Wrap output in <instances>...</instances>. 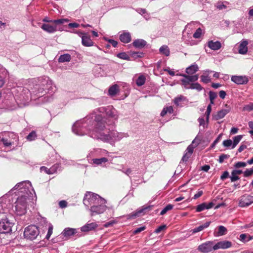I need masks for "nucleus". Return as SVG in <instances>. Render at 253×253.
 <instances>
[{
    "label": "nucleus",
    "mask_w": 253,
    "mask_h": 253,
    "mask_svg": "<svg viewBox=\"0 0 253 253\" xmlns=\"http://www.w3.org/2000/svg\"><path fill=\"white\" fill-rule=\"evenodd\" d=\"M24 182H21L17 184L14 186L15 189L21 190V193H24L23 195L19 196L15 203V210L17 212L18 214L21 215L25 213L28 201L29 200V193L28 191L26 190L25 188L24 190H22L24 188Z\"/></svg>",
    "instance_id": "f257e3e1"
},
{
    "label": "nucleus",
    "mask_w": 253,
    "mask_h": 253,
    "mask_svg": "<svg viewBox=\"0 0 253 253\" xmlns=\"http://www.w3.org/2000/svg\"><path fill=\"white\" fill-rule=\"evenodd\" d=\"M96 124L95 126L94 131L97 139L106 141L110 140L111 136L109 134L108 130L105 129V121L100 115H96L95 118Z\"/></svg>",
    "instance_id": "f03ea898"
},
{
    "label": "nucleus",
    "mask_w": 253,
    "mask_h": 253,
    "mask_svg": "<svg viewBox=\"0 0 253 253\" xmlns=\"http://www.w3.org/2000/svg\"><path fill=\"white\" fill-rule=\"evenodd\" d=\"M39 233V230L37 226L35 225H30L25 228L24 235L26 238L33 240L37 237Z\"/></svg>",
    "instance_id": "7ed1b4c3"
},
{
    "label": "nucleus",
    "mask_w": 253,
    "mask_h": 253,
    "mask_svg": "<svg viewBox=\"0 0 253 253\" xmlns=\"http://www.w3.org/2000/svg\"><path fill=\"white\" fill-rule=\"evenodd\" d=\"M213 241H207L198 247V250L202 253H209L214 250Z\"/></svg>",
    "instance_id": "20e7f679"
},
{
    "label": "nucleus",
    "mask_w": 253,
    "mask_h": 253,
    "mask_svg": "<svg viewBox=\"0 0 253 253\" xmlns=\"http://www.w3.org/2000/svg\"><path fill=\"white\" fill-rule=\"evenodd\" d=\"M253 203V196L245 194L241 196L239 202V206L242 208L247 207Z\"/></svg>",
    "instance_id": "39448f33"
},
{
    "label": "nucleus",
    "mask_w": 253,
    "mask_h": 253,
    "mask_svg": "<svg viewBox=\"0 0 253 253\" xmlns=\"http://www.w3.org/2000/svg\"><path fill=\"white\" fill-rule=\"evenodd\" d=\"M97 196V195L94 194L91 192H87L84 198L83 202L84 204L88 206L93 203L94 201L96 199Z\"/></svg>",
    "instance_id": "423d86ee"
},
{
    "label": "nucleus",
    "mask_w": 253,
    "mask_h": 253,
    "mask_svg": "<svg viewBox=\"0 0 253 253\" xmlns=\"http://www.w3.org/2000/svg\"><path fill=\"white\" fill-rule=\"evenodd\" d=\"M232 244L231 242L223 240L219 241L214 245V250H217L219 249L225 250L231 247Z\"/></svg>",
    "instance_id": "0eeeda50"
},
{
    "label": "nucleus",
    "mask_w": 253,
    "mask_h": 253,
    "mask_svg": "<svg viewBox=\"0 0 253 253\" xmlns=\"http://www.w3.org/2000/svg\"><path fill=\"white\" fill-rule=\"evenodd\" d=\"M106 206L104 205H100L98 206H93L90 208L91 212V215L93 216L96 214H100L103 213L106 210Z\"/></svg>",
    "instance_id": "6e6552de"
},
{
    "label": "nucleus",
    "mask_w": 253,
    "mask_h": 253,
    "mask_svg": "<svg viewBox=\"0 0 253 253\" xmlns=\"http://www.w3.org/2000/svg\"><path fill=\"white\" fill-rule=\"evenodd\" d=\"M231 81L238 84H246L249 82L246 76H233L231 77Z\"/></svg>",
    "instance_id": "1a4fd4ad"
},
{
    "label": "nucleus",
    "mask_w": 253,
    "mask_h": 253,
    "mask_svg": "<svg viewBox=\"0 0 253 253\" xmlns=\"http://www.w3.org/2000/svg\"><path fill=\"white\" fill-rule=\"evenodd\" d=\"M83 35L82 37V43L84 46H91L93 45L94 42L91 40L89 36L84 33H81Z\"/></svg>",
    "instance_id": "9d476101"
},
{
    "label": "nucleus",
    "mask_w": 253,
    "mask_h": 253,
    "mask_svg": "<svg viewBox=\"0 0 253 253\" xmlns=\"http://www.w3.org/2000/svg\"><path fill=\"white\" fill-rule=\"evenodd\" d=\"M229 113V109H223L218 111L216 114L212 115V119L215 121L223 118L226 115Z\"/></svg>",
    "instance_id": "9b49d317"
},
{
    "label": "nucleus",
    "mask_w": 253,
    "mask_h": 253,
    "mask_svg": "<svg viewBox=\"0 0 253 253\" xmlns=\"http://www.w3.org/2000/svg\"><path fill=\"white\" fill-rule=\"evenodd\" d=\"M152 209V206H148L146 208L137 211L133 212L132 213H131L127 215V219H134L136 217L139 216L142 213L144 212V211L147 210H151Z\"/></svg>",
    "instance_id": "f8f14e48"
},
{
    "label": "nucleus",
    "mask_w": 253,
    "mask_h": 253,
    "mask_svg": "<svg viewBox=\"0 0 253 253\" xmlns=\"http://www.w3.org/2000/svg\"><path fill=\"white\" fill-rule=\"evenodd\" d=\"M248 42L247 40H243L241 42L239 46L238 52L241 54H245L248 52Z\"/></svg>",
    "instance_id": "ddd939ff"
},
{
    "label": "nucleus",
    "mask_w": 253,
    "mask_h": 253,
    "mask_svg": "<svg viewBox=\"0 0 253 253\" xmlns=\"http://www.w3.org/2000/svg\"><path fill=\"white\" fill-rule=\"evenodd\" d=\"M41 28L49 33H54L57 30L56 25H51L48 24H43Z\"/></svg>",
    "instance_id": "4468645a"
},
{
    "label": "nucleus",
    "mask_w": 253,
    "mask_h": 253,
    "mask_svg": "<svg viewBox=\"0 0 253 253\" xmlns=\"http://www.w3.org/2000/svg\"><path fill=\"white\" fill-rule=\"evenodd\" d=\"M58 168V165H54L52 167H51L50 169H48L47 168L42 166L41 168V170L42 171H43L46 173L48 174H51L55 173Z\"/></svg>",
    "instance_id": "2eb2a0df"
},
{
    "label": "nucleus",
    "mask_w": 253,
    "mask_h": 253,
    "mask_svg": "<svg viewBox=\"0 0 253 253\" xmlns=\"http://www.w3.org/2000/svg\"><path fill=\"white\" fill-rule=\"evenodd\" d=\"M0 226L1 229H3L4 232L8 233L12 231L13 225L11 223L6 221V222L0 223Z\"/></svg>",
    "instance_id": "dca6fc26"
},
{
    "label": "nucleus",
    "mask_w": 253,
    "mask_h": 253,
    "mask_svg": "<svg viewBox=\"0 0 253 253\" xmlns=\"http://www.w3.org/2000/svg\"><path fill=\"white\" fill-rule=\"evenodd\" d=\"M97 227V225L94 222L87 223L81 227V231L83 232H88L95 229Z\"/></svg>",
    "instance_id": "f3484780"
},
{
    "label": "nucleus",
    "mask_w": 253,
    "mask_h": 253,
    "mask_svg": "<svg viewBox=\"0 0 253 253\" xmlns=\"http://www.w3.org/2000/svg\"><path fill=\"white\" fill-rule=\"evenodd\" d=\"M208 46L212 50H216L221 48V44L218 41L214 42L212 41H210L208 42Z\"/></svg>",
    "instance_id": "a211bd4d"
},
{
    "label": "nucleus",
    "mask_w": 253,
    "mask_h": 253,
    "mask_svg": "<svg viewBox=\"0 0 253 253\" xmlns=\"http://www.w3.org/2000/svg\"><path fill=\"white\" fill-rule=\"evenodd\" d=\"M146 42L142 39H137L135 40L132 44L133 45L136 47L139 48H141L144 47L146 45Z\"/></svg>",
    "instance_id": "6ab92c4d"
},
{
    "label": "nucleus",
    "mask_w": 253,
    "mask_h": 253,
    "mask_svg": "<svg viewBox=\"0 0 253 253\" xmlns=\"http://www.w3.org/2000/svg\"><path fill=\"white\" fill-rule=\"evenodd\" d=\"M120 41L124 43H128L131 41V36L129 33H124L120 36Z\"/></svg>",
    "instance_id": "aec40b11"
},
{
    "label": "nucleus",
    "mask_w": 253,
    "mask_h": 253,
    "mask_svg": "<svg viewBox=\"0 0 253 253\" xmlns=\"http://www.w3.org/2000/svg\"><path fill=\"white\" fill-rule=\"evenodd\" d=\"M211 223V221H207V222H205L204 224H203L195 228L194 229H193L192 230V233H197V232H199L200 231L203 230L205 228H207V227H208L210 226Z\"/></svg>",
    "instance_id": "412c9836"
},
{
    "label": "nucleus",
    "mask_w": 253,
    "mask_h": 253,
    "mask_svg": "<svg viewBox=\"0 0 253 253\" xmlns=\"http://www.w3.org/2000/svg\"><path fill=\"white\" fill-rule=\"evenodd\" d=\"M198 70V67L196 64L191 65L186 69V72L188 75H192Z\"/></svg>",
    "instance_id": "4be33fe9"
},
{
    "label": "nucleus",
    "mask_w": 253,
    "mask_h": 253,
    "mask_svg": "<svg viewBox=\"0 0 253 253\" xmlns=\"http://www.w3.org/2000/svg\"><path fill=\"white\" fill-rule=\"evenodd\" d=\"M227 232L226 227L222 225L218 227V231L214 233L215 236H221L225 235Z\"/></svg>",
    "instance_id": "5701e85b"
},
{
    "label": "nucleus",
    "mask_w": 253,
    "mask_h": 253,
    "mask_svg": "<svg viewBox=\"0 0 253 253\" xmlns=\"http://www.w3.org/2000/svg\"><path fill=\"white\" fill-rule=\"evenodd\" d=\"M76 233V230L73 228H65L63 232L62 235L65 237L71 236L74 235Z\"/></svg>",
    "instance_id": "b1692460"
},
{
    "label": "nucleus",
    "mask_w": 253,
    "mask_h": 253,
    "mask_svg": "<svg viewBox=\"0 0 253 253\" xmlns=\"http://www.w3.org/2000/svg\"><path fill=\"white\" fill-rule=\"evenodd\" d=\"M71 55L69 54H64L59 56L58 62L60 63L69 62L71 60Z\"/></svg>",
    "instance_id": "393cba45"
},
{
    "label": "nucleus",
    "mask_w": 253,
    "mask_h": 253,
    "mask_svg": "<svg viewBox=\"0 0 253 253\" xmlns=\"http://www.w3.org/2000/svg\"><path fill=\"white\" fill-rule=\"evenodd\" d=\"M119 91L118 85L117 84H114L110 87L108 90L109 94L111 96H114L116 95Z\"/></svg>",
    "instance_id": "a878e982"
},
{
    "label": "nucleus",
    "mask_w": 253,
    "mask_h": 253,
    "mask_svg": "<svg viewBox=\"0 0 253 253\" xmlns=\"http://www.w3.org/2000/svg\"><path fill=\"white\" fill-rule=\"evenodd\" d=\"M178 75V74H177ZM180 76L183 77L184 78L182 79L180 81L181 82L182 84L183 85L185 88H187L186 85L190 84V81H189V79L187 77L188 75L185 74H179Z\"/></svg>",
    "instance_id": "bb28decb"
},
{
    "label": "nucleus",
    "mask_w": 253,
    "mask_h": 253,
    "mask_svg": "<svg viewBox=\"0 0 253 253\" xmlns=\"http://www.w3.org/2000/svg\"><path fill=\"white\" fill-rule=\"evenodd\" d=\"M173 112V107L171 106L164 107L161 113V116L162 117L165 116L168 113L169 114H172Z\"/></svg>",
    "instance_id": "cd10ccee"
},
{
    "label": "nucleus",
    "mask_w": 253,
    "mask_h": 253,
    "mask_svg": "<svg viewBox=\"0 0 253 253\" xmlns=\"http://www.w3.org/2000/svg\"><path fill=\"white\" fill-rule=\"evenodd\" d=\"M160 52L164 54L165 55L168 56L170 54V50L167 45H164L160 48Z\"/></svg>",
    "instance_id": "c85d7f7f"
},
{
    "label": "nucleus",
    "mask_w": 253,
    "mask_h": 253,
    "mask_svg": "<svg viewBox=\"0 0 253 253\" xmlns=\"http://www.w3.org/2000/svg\"><path fill=\"white\" fill-rule=\"evenodd\" d=\"M92 161L93 164L97 165H101L102 163H105L108 161V159L106 158L103 157L100 159H93Z\"/></svg>",
    "instance_id": "c756f323"
},
{
    "label": "nucleus",
    "mask_w": 253,
    "mask_h": 253,
    "mask_svg": "<svg viewBox=\"0 0 253 253\" xmlns=\"http://www.w3.org/2000/svg\"><path fill=\"white\" fill-rule=\"evenodd\" d=\"M145 77L143 75H141L136 80V84L138 86H141L145 84Z\"/></svg>",
    "instance_id": "7c9ffc66"
},
{
    "label": "nucleus",
    "mask_w": 253,
    "mask_h": 253,
    "mask_svg": "<svg viewBox=\"0 0 253 253\" xmlns=\"http://www.w3.org/2000/svg\"><path fill=\"white\" fill-rule=\"evenodd\" d=\"M242 138V135H237L234 137L232 148H234L236 146V145L239 143Z\"/></svg>",
    "instance_id": "2f4dec72"
},
{
    "label": "nucleus",
    "mask_w": 253,
    "mask_h": 253,
    "mask_svg": "<svg viewBox=\"0 0 253 253\" xmlns=\"http://www.w3.org/2000/svg\"><path fill=\"white\" fill-rule=\"evenodd\" d=\"M209 94L210 100V104H213L214 100L217 97V94L216 92L212 91H210Z\"/></svg>",
    "instance_id": "473e14b6"
},
{
    "label": "nucleus",
    "mask_w": 253,
    "mask_h": 253,
    "mask_svg": "<svg viewBox=\"0 0 253 253\" xmlns=\"http://www.w3.org/2000/svg\"><path fill=\"white\" fill-rule=\"evenodd\" d=\"M188 88L192 89H195L198 91H200L202 89L203 87L199 83H196L191 84L190 86Z\"/></svg>",
    "instance_id": "72a5a7b5"
},
{
    "label": "nucleus",
    "mask_w": 253,
    "mask_h": 253,
    "mask_svg": "<svg viewBox=\"0 0 253 253\" xmlns=\"http://www.w3.org/2000/svg\"><path fill=\"white\" fill-rule=\"evenodd\" d=\"M117 56L121 58L122 59H124L126 60H130V57L125 52H121L119 53L117 55Z\"/></svg>",
    "instance_id": "f704fd0d"
},
{
    "label": "nucleus",
    "mask_w": 253,
    "mask_h": 253,
    "mask_svg": "<svg viewBox=\"0 0 253 253\" xmlns=\"http://www.w3.org/2000/svg\"><path fill=\"white\" fill-rule=\"evenodd\" d=\"M173 206L171 204L168 205L160 212V215H164L168 211L172 209Z\"/></svg>",
    "instance_id": "c9c22d12"
},
{
    "label": "nucleus",
    "mask_w": 253,
    "mask_h": 253,
    "mask_svg": "<svg viewBox=\"0 0 253 253\" xmlns=\"http://www.w3.org/2000/svg\"><path fill=\"white\" fill-rule=\"evenodd\" d=\"M205 209H207V203H203L196 207V211L201 212Z\"/></svg>",
    "instance_id": "e433bc0d"
},
{
    "label": "nucleus",
    "mask_w": 253,
    "mask_h": 253,
    "mask_svg": "<svg viewBox=\"0 0 253 253\" xmlns=\"http://www.w3.org/2000/svg\"><path fill=\"white\" fill-rule=\"evenodd\" d=\"M211 104H209V105L207 107V111L206 112L205 115L206 116V121L207 122H209L210 115L211 111Z\"/></svg>",
    "instance_id": "4c0bfd02"
},
{
    "label": "nucleus",
    "mask_w": 253,
    "mask_h": 253,
    "mask_svg": "<svg viewBox=\"0 0 253 253\" xmlns=\"http://www.w3.org/2000/svg\"><path fill=\"white\" fill-rule=\"evenodd\" d=\"M37 137L36 133L35 131H32L26 137L27 140L32 141L35 139Z\"/></svg>",
    "instance_id": "58836bf2"
},
{
    "label": "nucleus",
    "mask_w": 253,
    "mask_h": 253,
    "mask_svg": "<svg viewBox=\"0 0 253 253\" xmlns=\"http://www.w3.org/2000/svg\"><path fill=\"white\" fill-rule=\"evenodd\" d=\"M131 55L134 58H142L144 56V53L142 52H131Z\"/></svg>",
    "instance_id": "ea45409f"
},
{
    "label": "nucleus",
    "mask_w": 253,
    "mask_h": 253,
    "mask_svg": "<svg viewBox=\"0 0 253 253\" xmlns=\"http://www.w3.org/2000/svg\"><path fill=\"white\" fill-rule=\"evenodd\" d=\"M68 20L65 19H59L57 20H51V22L54 24L55 25L58 24H61L64 23V21H67Z\"/></svg>",
    "instance_id": "a19ab883"
},
{
    "label": "nucleus",
    "mask_w": 253,
    "mask_h": 253,
    "mask_svg": "<svg viewBox=\"0 0 253 253\" xmlns=\"http://www.w3.org/2000/svg\"><path fill=\"white\" fill-rule=\"evenodd\" d=\"M244 176L247 177L253 174V168L247 169L244 172Z\"/></svg>",
    "instance_id": "79ce46f5"
},
{
    "label": "nucleus",
    "mask_w": 253,
    "mask_h": 253,
    "mask_svg": "<svg viewBox=\"0 0 253 253\" xmlns=\"http://www.w3.org/2000/svg\"><path fill=\"white\" fill-rule=\"evenodd\" d=\"M202 35V29L200 28H198L193 34V37L195 39H198L201 37Z\"/></svg>",
    "instance_id": "37998d69"
},
{
    "label": "nucleus",
    "mask_w": 253,
    "mask_h": 253,
    "mask_svg": "<svg viewBox=\"0 0 253 253\" xmlns=\"http://www.w3.org/2000/svg\"><path fill=\"white\" fill-rule=\"evenodd\" d=\"M243 110L244 111H251L253 110V103H250V104L244 106Z\"/></svg>",
    "instance_id": "c03bdc74"
},
{
    "label": "nucleus",
    "mask_w": 253,
    "mask_h": 253,
    "mask_svg": "<svg viewBox=\"0 0 253 253\" xmlns=\"http://www.w3.org/2000/svg\"><path fill=\"white\" fill-rule=\"evenodd\" d=\"M0 140L2 142L4 146L9 147L11 145V143L9 142L7 139L2 137L0 138Z\"/></svg>",
    "instance_id": "a18cd8bd"
},
{
    "label": "nucleus",
    "mask_w": 253,
    "mask_h": 253,
    "mask_svg": "<svg viewBox=\"0 0 253 253\" xmlns=\"http://www.w3.org/2000/svg\"><path fill=\"white\" fill-rule=\"evenodd\" d=\"M201 142V139L198 137H196L193 140L191 145L194 147H197Z\"/></svg>",
    "instance_id": "49530a36"
},
{
    "label": "nucleus",
    "mask_w": 253,
    "mask_h": 253,
    "mask_svg": "<svg viewBox=\"0 0 253 253\" xmlns=\"http://www.w3.org/2000/svg\"><path fill=\"white\" fill-rule=\"evenodd\" d=\"M230 156L228 155L222 154H221L219 158V162L220 163H222L225 159H227L229 158Z\"/></svg>",
    "instance_id": "de8ad7c7"
},
{
    "label": "nucleus",
    "mask_w": 253,
    "mask_h": 253,
    "mask_svg": "<svg viewBox=\"0 0 253 253\" xmlns=\"http://www.w3.org/2000/svg\"><path fill=\"white\" fill-rule=\"evenodd\" d=\"M247 166V163L243 162H238L236 163L234 167L236 169H238L242 167H245Z\"/></svg>",
    "instance_id": "09e8293b"
},
{
    "label": "nucleus",
    "mask_w": 253,
    "mask_h": 253,
    "mask_svg": "<svg viewBox=\"0 0 253 253\" xmlns=\"http://www.w3.org/2000/svg\"><path fill=\"white\" fill-rule=\"evenodd\" d=\"M201 79L202 82L206 84L211 82V79L208 76L202 75L201 76Z\"/></svg>",
    "instance_id": "8fccbe9b"
},
{
    "label": "nucleus",
    "mask_w": 253,
    "mask_h": 253,
    "mask_svg": "<svg viewBox=\"0 0 253 253\" xmlns=\"http://www.w3.org/2000/svg\"><path fill=\"white\" fill-rule=\"evenodd\" d=\"M53 231V226L52 225H50L48 229V232L46 236V238L47 239H49L51 235L52 234Z\"/></svg>",
    "instance_id": "3c124183"
},
{
    "label": "nucleus",
    "mask_w": 253,
    "mask_h": 253,
    "mask_svg": "<svg viewBox=\"0 0 253 253\" xmlns=\"http://www.w3.org/2000/svg\"><path fill=\"white\" fill-rule=\"evenodd\" d=\"M187 77L189 79V80L190 81V82H195L198 79V76L197 75L193 76L188 75Z\"/></svg>",
    "instance_id": "603ef678"
},
{
    "label": "nucleus",
    "mask_w": 253,
    "mask_h": 253,
    "mask_svg": "<svg viewBox=\"0 0 253 253\" xmlns=\"http://www.w3.org/2000/svg\"><path fill=\"white\" fill-rule=\"evenodd\" d=\"M183 99V96H182V95H180V96H178V97H176L175 99H174V104L176 105V106H178L179 105V102H180L181 101H182Z\"/></svg>",
    "instance_id": "864d4df0"
},
{
    "label": "nucleus",
    "mask_w": 253,
    "mask_h": 253,
    "mask_svg": "<svg viewBox=\"0 0 253 253\" xmlns=\"http://www.w3.org/2000/svg\"><path fill=\"white\" fill-rule=\"evenodd\" d=\"M232 144V141L231 139L225 140L223 142V145L225 147H229Z\"/></svg>",
    "instance_id": "5fc2aeb1"
},
{
    "label": "nucleus",
    "mask_w": 253,
    "mask_h": 253,
    "mask_svg": "<svg viewBox=\"0 0 253 253\" xmlns=\"http://www.w3.org/2000/svg\"><path fill=\"white\" fill-rule=\"evenodd\" d=\"M145 229H146L145 226H142V227H139V228L136 229L133 231V234H137L140 233L141 231L144 230Z\"/></svg>",
    "instance_id": "6e6d98bb"
},
{
    "label": "nucleus",
    "mask_w": 253,
    "mask_h": 253,
    "mask_svg": "<svg viewBox=\"0 0 253 253\" xmlns=\"http://www.w3.org/2000/svg\"><path fill=\"white\" fill-rule=\"evenodd\" d=\"M247 238V235L246 234H242L240 236V240L243 242H247V240L246 239Z\"/></svg>",
    "instance_id": "4d7b16f0"
},
{
    "label": "nucleus",
    "mask_w": 253,
    "mask_h": 253,
    "mask_svg": "<svg viewBox=\"0 0 253 253\" xmlns=\"http://www.w3.org/2000/svg\"><path fill=\"white\" fill-rule=\"evenodd\" d=\"M167 226L166 225H163L160 226H159L158 228H157L155 231L156 233H159L161 232L162 230L165 229L166 228Z\"/></svg>",
    "instance_id": "13d9d810"
},
{
    "label": "nucleus",
    "mask_w": 253,
    "mask_h": 253,
    "mask_svg": "<svg viewBox=\"0 0 253 253\" xmlns=\"http://www.w3.org/2000/svg\"><path fill=\"white\" fill-rule=\"evenodd\" d=\"M195 148L192 145H189L186 149V152L188 153L189 154H192L193 152V149Z\"/></svg>",
    "instance_id": "bf43d9fd"
},
{
    "label": "nucleus",
    "mask_w": 253,
    "mask_h": 253,
    "mask_svg": "<svg viewBox=\"0 0 253 253\" xmlns=\"http://www.w3.org/2000/svg\"><path fill=\"white\" fill-rule=\"evenodd\" d=\"M107 115L113 118L117 119V117L116 115L114 114V111L113 110H110L107 112Z\"/></svg>",
    "instance_id": "052dcab7"
},
{
    "label": "nucleus",
    "mask_w": 253,
    "mask_h": 253,
    "mask_svg": "<svg viewBox=\"0 0 253 253\" xmlns=\"http://www.w3.org/2000/svg\"><path fill=\"white\" fill-rule=\"evenodd\" d=\"M203 194V192L202 190H199L198 192L195 194V195L193 197L194 199H197L200 197Z\"/></svg>",
    "instance_id": "680f3d73"
},
{
    "label": "nucleus",
    "mask_w": 253,
    "mask_h": 253,
    "mask_svg": "<svg viewBox=\"0 0 253 253\" xmlns=\"http://www.w3.org/2000/svg\"><path fill=\"white\" fill-rule=\"evenodd\" d=\"M229 176V172L227 171H225L223 172L222 175L220 176V179L222 180H224Z\"/></svg>",
    "instance_id": "e2e57ef3"
},
{
    "label": "nucleus",
    "mask_w": 253,
    "mask_h": 253,
    "mask_svg": "<svg viewBox=\"0 0 253 253\" xmlns=\"http://www.w3.org/2000/svg\"><path fill=\"white\" fill-rule=\"evenodd\" d=\"M59 205L60 208H64L67 207V203L65 201H61L59 203Z\"/></svg>",
    "instance_id": "0e129e2a"
},
{
    "label": "nucleus",
    "mask_w": 253,
    "mask_h": 253,
    "mask_svg": "<svg viewBox=\"0 0 253 253\" xmlns=\"http://www.w3.org/2000/svg\"><path fill=\"white\" fill-rule=\"evenodd\" d=\"M191 155L192 154H189L188 153L186 152L185 154L183 156L182 160H183V161H187Z\"/></svg>",
    "instance_id": "69168bd1"
},
{
    "label": "nucleus",
    "mask_w": 253,
    "mask_h": 253,
    "mask_svg": "<svg viewBox=\"0 0 253 253\" xmlns=\"http://www.w3.org/2000/svg\"><path fill=\"white\" fill-rule=\"evenodd\" d=\"M80 26V24L77 23H70L68 24L69 28H78Z\"/></svg>",
    "instance_id": "338daca9"
},
{
    "label": "nucleus",
    "mask_w": 253,
    "mask_h": 253,
    "mask_svg": "<svg viewBox=\"0 0 253 253\" xmlns=\"http://www.w3.org/2000/svg\"><path fill=\"white\" fill-rule=\"evenodd\" d=\"M231 174L232 176L230 177L231 182H234L240 179V177L237 175H234L233 174Z\"/></svg>",
    "instance_id": "774afa93"
}]
</instances>
